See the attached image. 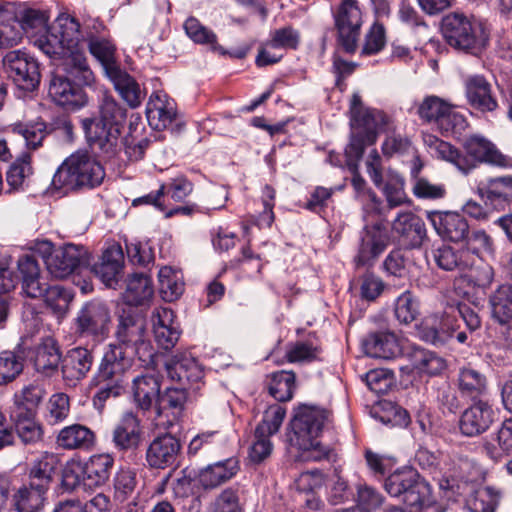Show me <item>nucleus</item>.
I'll use <instances>...</instances> for the list:
<instances>
[{
	"instance_id": "f257e3e1",
	"label": "nucleus",
	"mask_w": 512,
	"mask_h": 512,
	"mask_svg": "<svg viewBox=\"0 0 512 512\" xmlns=\"http://www.w3.org/2000/svg\"><path fill=\"white\" fill-rule=\"evenodd\" d=\"M155 355L154 347L146 338L144 324L131 309H123L118 316L115 341L107 345L88 383L93 393V407L102 413L108 400L124 393L125 375L135 358L147 366L154 362Z\"/></svg>"
},
{
	"instance_id": "f03ea898",
	"label": "nucleus",
	"mask_w": 512,
	"mask_h": 512,
	"mask_svg": "<svg viewBox=\"0 0 512 512\" xmlns=\"http://www.w3.org/2000/svg\"><path fill=\"white\" fill-rule=\"evenodd\" d=\"M80 41V24L70 16L58 17L33 43L44 54L54 60L63 61L66 74L80 83L90 84L94 73L87 57L78 49Z\"/></svg>"
},
{
	"instance_id": "7ed1b4c3",
	"label": "nucleus",
	"mask_w": 512,
	"mask_h": 512,
	"mask_svg": "<svg viewBox=\"0 0 512 512\" xmlns=\"http://www.w3.org/2000/svg\"><path fill=\"white\" fill-rule=\"evenodd\" d=\"M425 143L433 156L450 163L464 175H468L481 164L512 168V157L503 154L493 142L479 134L464 139L463 151L433 135H428Z\"/></svg>"
},
{
	"instance_id": "20e7f679",
	"label": "nucleus",
	"mask_w": 512,
	"mask_h": 512,
	"mask_svg": "<svg viewBox=\"0 0 512 512\" xmlns=\"http://www.w3.org/2000/svg\"><path fill=\"white\" fill-rule=\"evenodd\" d=\"M127 110L111 95L105 94L98 115L82 120V127L92 151L104 161H114L121 152V131Z\"/></svg>"
},
{
	"instance_id": "39448f33",
	"label": "nucleus",
	"mask_w": 512,
	"mask_h": 512,
	"mask_svg": "<svg viewBox=\"0 0 512 512\" xmlns=\"http://www.w3.org/2000/svg\"><path fill=\"white\" fill-rule=\"evenodd\" d=\"M329 411L317 405L299 404L289 422L288 438L300 451L302 461H321L328 458L329 449L318 441Z\"/></svg>"
},
{
	"instance_id": "423d86ee",
	"label": "nucleus",
	"mask_w": 512,
	"mask_h": 512,
	"mask_svg": "<svg viewBox=\"0 0 512 512\" xmlns=\"http://www.w3.org/2000/svg\"><path fill=\"white\" fill-rule=\"evenodd\" d=\"M386 493L416 512H445L432 494L431 485L413 468L402 467L383 481Z\"/></svg>"
},
{
	"instance_id": "0eeeda50",
	"label": "nucleus",
	"mask_w": 512,
	"mask_h": 512,
	"mask_svg": "<svg viewBox=\"0 0 512 512\" xmlns=\"http://www.w3.org/2000/svg\"><path fill=\"white\" fill-rule=\"evenodd\" d=\"M440 30L445 42L464 54L478 56L489 42L485 25L474 16L462 12L446 14L441 20Z\"/></svg>"
},
{
	"instance_id": "6e6552de",
	"label": "nucleus",
	"mask_w": 512,
	"mask_h": 512,
	"mask_svg": "<svg viewBox=\"0 0 512 512\" xmlns=\"http://www.w3.org/2000/svg\"><path fill=\"white\" fill-rule=\"evenodd\" d=\"M104 177L105 170L95 157L87 152H77L60 165L52 178V185L65 191L94 188L103 182Z\"/></svg>"
},
{
	"instance_id": "1a4fd4ad",
	"label": "nucleus",
	"mask_w": 512,
	"mask_h": 512,
	"mask_svg": "<svg viewBox=\"0 0 512 512\" xmlns=\"http://www.w3.org/2000/svg\"><path fill=\"white\" fill-rule=\"evenodd\" d=\"M389 117L382 111L364 107L352 110L350 119L351 136L345 148V155L363 157L366 147L376 143L379 130L385 128Z\"/></svg>"
},
{
	"instance_id": "9d476101",
	"label": "nucleus",
	"mask_w": 512,
	"mask_h": 512,
	"mask_svg": "<svg viewBox=\"0 0 512 512\" xmlns=\"http://www.w3.org/2000/svg\"><path fill=\"white\" fill-rule=\"evenodd\" d=\"M110 322V311L105 303L98 300L86 302L74 319L75 335L90 338L95 343L102 342L109 335Z\"/></svg>"
},
{
	"instance_id": "9b49d317",
	"label": "nucleus",
	"mask_w": 512,
	"mask_h": 512,
	"mask_svg": "<svg viewBox=\"0 0 512 512\" xmlns=\"http://www.w3.org/2000/svg\"><path fill=\"white\" fill-rule=\"evenodd\" d=\"M337 43L347 54H354L363 24L362 12L357 0H342L334 13Z\"/></svg>"
},
{
	"instance_id": "f8f14e48",
	"label": "nucleus",
	"mask_w": 512,
	"mask_h": 512,
	"mask_svg": "<svg viewBox=\"0 0 512 512\" xmlns=\"http://www.w3.org/2000/svg\"><path fill=\"white\" fill-rule=\"evenodd\" d=\"M390 242L391 234L383 221L365 225L360 233L357 253L353 259L355 267H373L380 255L388 248Z\"/></svg>"
},
{
	"instance_id": "ddd939ff",
	"label": "nucleus",
	"mask_w": 512,
	"mask_h": 512,
	"mask_svg": "<svg viewBox=\"0 0 512 512\" xmlns=\"http://www.w3.org/2000/svg\"><path fill=\"white\" fill-rule=\"evenodd\" d=\"M3 66L19 89L32 92L38 88L40 64L33 56L21 50L9 51L3 58Z\"/></svg>"
},
{
	"instance_id": "4468645a",
	"label": "nucleus",
	"mask_w": 512,
	"mask_h": 512,
	"mask_svg": "<svg viewBox=\"0 0 512 512\" xmlns=\"http://www.w3.org/2000/svg\"><path fill=\"white\" fill-rule=\"evenodd\" d=\"M91 254L83 245L67 243L48 258L47 270L55 278L64 279L89 269Z\"/></svg>"
},
{
	"instance_id": "2eb2a0df",
	"label": "nucleus",
	"mask_w": 512,
	"mask_h": 512,
	"mask_svg": "<svg viewBox=\"0 0 512 512\" xmlns=\"http://www.w3.org/2000/svg\"><path fill=\"white\" fill-rule=\"evenodd\" d=\"M95 83V79L90 84L80 83L78 79L67 76L53 74L48 94L51 99L66 110H78L87 103V94L83 87H91Z\"/></svg>"
},
{
	"instance_id": "dca6fc26",
	"label": "nucleus",
	"mask_w": 512,
	"mask_h": 512,
	"mask_svg": "<svg viewBox=\"0 0 512 512\" xmlns=\"http://www.w3.org/2000/svg\"><path fill=\"white\" fill-rule=\"evenodd\" d=\"M458 421L459 431L466 437H477L490 429L495 421V410L489 399L470 401Z\"/></svg>"
},
{
	"instance_id": "f3484780",
	"label": "nucleus",
	"mask_w": 512,
	"mask_h": 512,
	"mask_svg": "<svg viewBox=\"0 0 512 512\" xmlns=\"http://www.w3.org/2000/svg\"><path fill=\"white\" fill-rule=\"evenodd\" d=\"M459 328L457 315L449 309L426 316L418 327V335L423 341L439 346L446 344Z\"/></svg>"
},
{
	"instance_id": "a211bd4d",
	"label": "nucleus",
	"mask_w": 512,
	"mask_h": 512,
	"mask_svg": "<svg viewBox=\"0 0 512 512\" xmlns=\"http://www.w3.org/2000/svg\"><path fill=\"white\" fill-rule=\"evenodd\" d=\"M187 390L181 388H167L161 393L156 404V425L170 429L181 421L187 402Z\"/></svg>"
},
{
	"instance_id": "6ab92c4d",
	"label": "nucleus",
	"mask_w": 512,
	"mask_h": 512,
	"mask_svg": "<svg viewBox=\"0 0 512 512\" xmlns=\"http://www.w3.org/2000/svg\"><path fill=\"white\" fill-rule=\"evenodd\" d=\"M286 407L281 403L266 405L258 423V463L269 457L273 451L270 438L277 434L286 417Z\"/></svg>"
},
{
	"instance_id": "aec40b11",
	"label": "nucleus",
	"mask_w": 512,
	"mask_h": 512,
	"mask_svg": "<svg viewBox=\"0 0 512 512\" xmlns=\"http://www.w3.org/2000/svg\"><path fill=\"white\" fill-rule=\"evenodd\" d=\"M391 230L405 249L420 248L427 237L424 221L411 211L399 213L392 222Z\"/></svg>"
},
{
	"instance_id": "412c9836",
	"label": "nucleus",
	"mask_w": 512,
	"mask_h": 512,
	"mask_svg": "<svg viewBox=\"0 0 512 512\" xmlns=\"http://www.w3.org/2000/svg\"><path fill=\"white\" fill-rule=\"evenodd\" d=\"M93 364V349L82 346L69 349L61 360V373L64 382L69 386H76L87 377Z\"/></svg>"
},
{
	"instance_id": "4be33fe9",
	"label": "nucleus",
	"mask_w": 512,
	"mask_h": 512,
	"mask_svg": "<svg viewBox=\"0 0 512 512\" xmlns=\"http://www.w3.org/2000/svg\"><path fill=\"white\" fill-rule=\"evenodd\" d=\"M181 450L178 438L170 433L157 436L148 445L145 460L148 467L164 470L176 464Z\"/></svg>"
},
{
	"instance_id": "5701e85b",
	"label": "nucleus",
	"mask_w": 512,
	"mask_h": 512,
	"mask_svg": "<svg viewBox=\"0 0 512 512\" xmlns=\"http://www.w3.org/2000/svg\"><path fill=\"white\" fill-rule=\"evenodd\" d=\"M124 253L120 245L114 244L104 250L100 262L89 266V271L107 287L115 289L122 278Z\"/></svg>"
},
{
	"instance_id": "b1692460",
	"label": "nucleus",
	"mask_w": 512,
	"mask_h": 512,
	"mask_svg": "<svg viewBox=\"0 0 512 512\" xmlns=\"http://www.w3.org/2000/svg\"><path fill=\"white\" fill-rule=\"evenodd\" d=\"M151 322L158 347L166 351L171 350L181 334L173 310L167 307L155 308L151 315Z\"/></svg>"
},
{
	"instance_id": "393cba45",
	"label": "nucleus",
	"mask_w": 512,
	"mask_h": 512,
	"mask_svg": "<svg viewBox=\"0 0 512 512\" xmlns=\"http://www.w3.org/2000/svg\"><path fill=\"white\" fill-rule=\"evenodd\" d=\"M428 218L443 240L461 242L469 233L468 221L458 212L432 211L428 214Z\"/></svg>"
},
{
	"instance_id": "a878e982",
	"label": "nucleus",
	"mask_w": 512,
	"mask_h": 512,
	"mask_svg": "<svg viewBox=\"0 0 512 512\" xmlns=\"http://www.w3.org/2000/svg\"><path fill=\"white\" fill-rule=\"evenodd\" d=\"M140 418L132 411L125 412L113 429L112 442L119 452L136 450L142 442Z\"/></svg>"
},
{
	"instance_id": "bb28decb",
	"label": "nucleus",
	"mask_w": 512,
	"mask_h": 512,
	"mask_svg": "<svg viewBox=\"0 0 512 512\" xmlns=\"http://www.w3.org/2000/svg\"><path fill=\"white\" fill-rule=\"evenodd\" d=\"M168 376L183 387L197 391L200 389L204 372L198 361L188 355L175 356L167 365Z\"/></svg>"
},
{
	"instance_id": "cd10ccee",
	"label": "nucleus",
	"mask_w": 512,
	"mask_h": 512,
	"mask_svg": "<svg viewBox=\"0 0 512 512\" xmlns=\"http://www.w3.org/2000/svg\"><path fill=\"white\" fill-rule=\"evenodd\" d=\"M346 165L352 172L351 185L355 192V199L359 201L365 213L371 215L382 214V200L377 194L368 187L365 179L359 173V162L362 157H356L352 155H345Z\"/></svg>"
},
{
	"instance_id": "c85d7f7f",
	"label": "nucleus",
	"mask_w": 512,
	"mask_h": 512,
	"mask_svg": "<svg viewBox=\"0 0 512 512\" xmlns=\"http://www.w3.org/2000/svg\"><path fill=\"white\" fill-rule=\"evenodd\" d=\"M464 85L467 102L472 108L482 113L493 112L498 108L492 85L484 76L471 75L466 78Z\"/></svg>"
},
{
	"instance_id": "c756f323",
	"label": "nucleus",
	"mask_w": 512,
	"mask_h": 512,
	"mask_svg": "<svg viewBox=\"0 0 512 512\" xmlns=\"http://www.w3.org/2000/svg\"><path fill=\"white\" fill-rule=\"evenodd\" d=\"M455 384L461 398L469 401L489 399L488 379L478 369L471 366L459 368Z\"/></svg>"
},
{
	"instance_id": "7c9ffc66",
	"label": "nucleus",
	"mask_w": 512,
	"mask_h": 512,
	"mask_svg": "<svg viewBox=\"0 0 512 512\" xmlns=\"http://www.w3.org/2000/svg\"><path fill=\"white\" fill-rule=\"evenodd\" d=\"M29 358L38 373L52 376L58 371L62 355L58 342L52 337H45L30 351Z\"/></svg>"
},
{
	"instance_id": "2f4dec72",
	"label": "nucleus",
	"mask_w": 512,
	"mask_h": 512,
	"mask_svg": "<svg viewBox=\"0 0 512 512\" xmlns=\"http://www.w3.org/2000/svg\"><path fill=\"white\" fill-rule=\"evenodd\" d=\"M162 376L158 373H147L135 377L132 381V396L136 407L149 411L161 395Z\"/></svg>"
},
{
	"instance_id": "473e14b6",
	"label": "nucleus",
	"mask_w": 512,
	"mask_h": 512,
	"mask_svg": "<svg viewBox=\"0 0 512 512\" xmlns=\"http://www.w3.org/2000/svg\"><path fill=\"white\" fill-rule=\"evenodd\" d=\"M59 466V456L56 453L45 451L30 463L26 482L49 492Z\"/></svg>"
},
{
	"instance_id": "72a5a7b5",
	"label": "nucleus",
	"mask_w": 512,
	"mask_h": 512,
	"mask_svg": "<svg viewBox=\"0 0 512 512\" xmlns=\"http://www.w3.org/2000/svg\"><path fill=\"white\" fill-rule=\"evenodd\" d=\"M55 442L63 450L87 452L95 446L96 434L88 426L74 423L60 429Z\"/></svg>"
},
{
	"instance_id": "f704fd0d",
	"label": "nucleus",
	"mask_w": 512,
	"mask_h": 512,
	"mask_svg": "<svg viewBox=\"0 0 512 512\" xmlns=\"http://www.w3.org/2000/svg\"><path fill=\"white\" fill-rule=\"evenodd\" d=\"M47 501V491L24 481L14 491L8 512H43Z\"/></svg>"
},
{
	"instance_id": "c9c22d12",
	"label": "nucleus",
	"mask_w": 512,
	"mask_h": 512,
	"mask_svg": "<svg viewBox=\"0 0 512 512\" xmlns=\"http://www.w3.org/2000/svg\"><path fill=\"white\" fill-rule=\"evenodd\" d=\"M174 100L163 91H154L146 105V116L150 126L162 130L172 124L176 118Z\"/></svg>"
},
{
	"instance_id": "e433bc0d",
	"label": "nucleus",
	"mask_w": 512,
	"mask_h": 512,
	"mask_svg": "<svg viewBox=\"0 0 512 512\" xmlns=\"http://www.w3.org/2000/svg\"><path fill=\"white\" fill-rule=\"evenodd\" d=\"M476 191L486 205L504 207L512 201V175L482 181L477 185Z\"/></svg>"
},
{
	"instance_id": "4c0bfd02",
	"label": "nucleus",
	"mask_w": 512,
	"mask_h": 512,
	"mask_svg": "<svg viewBox=\"0 0 512 512\" xmlns=\"http://www.w3.org/2000/svg\"><path fill=\"white\" fill-rule=\"evenodd\" d=\"M367 356L390 360L401 354L399 341L394 332L378 331L368 334L362 342Z\"/></svg>"
},
{
	"instance_id": "58836bf2",
	"label": "nucleus",
	"mask_w": 512,
	"mask_h": 512,
	"mask_svg": "<svg viewBox=\"0 0 512 512\" xmlns=\"http://www.w3.org/2000/svg\"><path fill=\"white\" fill-rule=\"evenodd\" d=\"M239 469V459L232 456L201 469L198 482L204 489H213L235 477Z\"/></svg>"
},
{
	"instance_id": "ea45409f",
	"label": "nucleus",
	"mask_w": 512,
	"mask_h": 512,
	"mask_svg": "<svg viewBox=\"0 0 512 512\" xmlns=\"http://www.w3.org/2000/svg\"><path fill=\"white\" fill-rule=\"evenodd\" d=\"M15 436L25 446H35L44 440V427L37 419V414L9 412Z\"/></svg>"
},
{
	"instance_id": "a19ab883",
	"label": "nucleus",
	"mask_w": 512,
	"mask_h": 512,
	"mask_svg": "<svg viewBox=\"0 0 512 512\" xmlns=\"http://www.w3.org/2000/svg\"><path fill=\"white\" fill-rule=\"evenodd\" d=\"M114 457L108 453L94 454L82 463L84 469V487L98 488L105 485L114 467Z\"/></svg>"
},
{
	"instance_id": "79ce46f5",
	"label": "nucleus",
	"mask_w": 512,
	"mask_h": 512,
	"mask_svg": "<svg viewBox=\"0 0 512 512\" xmlns=\"http://www.w3.org/2000/svg\"><path fill=\"white\" fill-rule=\"evenodd\" d=\"M84 40L90 54L101 64L106 75L120 67L116 58V44L109 35H96L91 32Z\"/></svg>"
},
{
	"instance_id": "37998d69",
	"label": "nucleus",
	"mask_w": 512,
	"mask_h": 512,
	"mask_svg": "<svg viewBox=\"0 0 512 512\" xmlns=\"http://www.w3.org/2000/svg\"><path fill=\"white\" fill-rule=\"evenodd\" d=\"M460 273L473 291L485 292L494 281V269L484 259H467Z\"/></svg>"
},
{
	"instance_id": "c03bdc74",
	"label": "nucleus",
	"mask_w": 512,
	"mask_h": 512,
	"mask_svg": "<svg viewBox=\"0 0 512 512\" xmlns=\"http://www.w3.org/2000/svg\"><path fill=\"white\" fill-rule=\"evenodd\" d=\"M18 270L22 279V291L29 298H40L47 283L41 282L40 268L33 255H24L18 260Z\"/></svg>"
},
{
	"instance_id": "a18cd8bd",
	"label": "nucleus",
	"mask_w": 512,
	"mask_h": 512,
	"mask_svg": "<svg viewBox=\"0 0 512 512\" xmlns=\"http://www.w3.org/2000/svg\"><path fill=\"white\" fill-rule=\"evenodd\" d=\"M107 77L130 108L135 109L141 105L146 93L141 90L139 83L127 71L119 67L112 70Z\"/></svg>"
},
{
	"instance_id": "49530a36",
	"label": "nucleus",
	"mask_w": 512,
	"mask_h": 512,
	"mask_svg": "<svg viewBox=\"0 0 512 512\" xmlns=\"http://www.w3.org/2000/svg\"><path fill=\"white\" fill-rule=\"evenodd\" d=\"M491 318L500 325L512 320V283L498 285L488 296Z\"/></svg>"
},
{
	"instance_id": "de8ad7c7",
	"label": "nucleus",
	"mask_w": 512,
	"mask_h": 512,
	"mask_svg": "<svg viewBox=\"0 0 512 512\" xmlns=\"http://www.w3.org/2000/svg\"><path fill=\"white\" fill-rule=\"evenodd\" d=\"M153 293L150 277L143 273H134L127 279L123 301L129 306H143L150 302Z\"/></svg>"
},
{
	"instance_id": "09e8293b",
	"label": "nucleus",
	"mask_w": 512,
	"mask_h": 512,
	"mask_svg": "<svg viewBox=\"0 0 512 512\" xmlns=\"http://www.w3.org/2000/svg\"><path fill=\"white\" fill-rule=\"evenodd\" d=\"M475 482L457 474H445L439 481L442 496L450 502L466 504V500L474 492Z\"/></svg>"
},
{
	"instance_id": "8fccbe9b",
	"label": "nucleus",
	"mask_w": 512,
	"mask_h": 512,
	"mask_svg": "<svg viewBox=\"0 0 512 512\" xmlns=\"http://www.w3.org/2000/svg\"><path fill=\"white\" fill-rule=\"evenodd\" d=\"M408 358L412 368L419 374L436 376L446 368V362L442 357L420 346H412Z\"/></svg>"
},
{
	"instance_id": "3c124183",
	"label": "nucleus",
	"mask_w": 512,
	"mask_h": 512,
	"mask_svg": "<svg viewBox=\"0 0 512 512\" xmlns=\"http://www.w3.org/2000/svg\"><path fill=\"white\" fill-rule=\"evenodd\" d=\"M265 387L277 402H286L293 398L296 388V376L292 371H276L267 375Z\"/></svg>"
},
{
	"instance_id": "603ef678",
	"label": "nucleus",
	"mask_w": 512,
	"mask_h": 512,
	"mask_svg": "<svg viewBox=\"0 0 512 512\" xmlns=\"http://www.w3.org/2000/svg\"><path fill=\"white\" fill-rule=\"evenodd\" d=\"M501 497L502 491L493 486L475 487L465 507L470 512H495Z\"/></svg>"
},
{
	"instance_id": "864d4df0",
	"label": "nucleus",
	"mask_w": 512,
	"mask_h": 512,
	"mask_svg": "<svg viewBox=\"0 0 512 512\" xmlns=\"http://www.w3.org/2000/svg\"><path fill=\"white\" fill-rule=\"evenodd\" d=\"M465 244L461 247L467 259H484V253H491L494 250L492 237L484 229H470L465 236Z\"/></svg>"
},
{
	"instance_id": "5fc2aeb1",
	"label": "nucleus",
	"mask_w": 512,
	"mask_h": 512,
	"mask_svg": "<svg viewBox=\"0 0 512 512\" xmlns=\"http://www.w3.org/2000/svg\"><path fill=\"white\" fill-rule=\"evenodd\" d=\"M163 189L164 188H161L160 186L157 191H152L144 196L134 199L132 206L137 207L140 205H152L163 212L166 218H171L179 214L189 216L194 213L196 209V205L194 204H184L173 208H168L167 204L164 202Z\"/></svg>"
},
{
	"instance_id": "6e6d98bb",
	"label": "nucleus",
	"mask_w": 512,
	"mask_h": 512,
	"mask_svg": "<svg viewBox=\"0 0 512 512\" xmlns=\"http://www.w3.org/2000/svg\"><path fill=\"white\" fill-rule=\"evenodd\" d=\"M14 25L21 31V37L25 34L32 41L39 37L48 27L45 13L35 10H24L19 18L12 17Z\"/></svg>"
},
{
	"instance_id": "4d7b16f0",
	"label": "nucleus",
	"mask_w": 512,
	"mask_h": 512,
	"mask_svg": "<svg viewBox=\"0 0 512 512\" xmlns=\"http://www.w3.org/2000/svg\"><path fill=\"white\" fill-rule=\"evenodd\" d=\"M45 391L39 385L29 384L15 393L10 412H27L37 414L38 406L43 400Z\"/></svg>"
},
{
	"instance_id": "13d9d810",
	"label": "nucleus",
	"mask_w": 512,
	"mask_h": 512,
	"mask_svg": "<svg viewBox=\"0 0 512 512\" xmlns=\"http://www.w3.org/2000/svg\"><path fill=\"white\" fill-rule=\"evenodd\" d=\"M14 131L25 139L29 150H36L42 146L43 140L53 131V127L38 119L26 124H17Z\"/></svg>"
},
{
	"instance_id": "bf43d9fd",
	"label": "nucleus",
	"mask_w": 512,
	"mask_h": 512,
	"mask_svg": "<svg viewBox=\"0 0 512 512\" xmlns=\"http://www.w3.org/2000/svg\"><path fill=\"white\" fill-rule=\"evenodd\" d=\"M432 255L436 265L444 271L460 272L467 260L461 247L454 248L445 244L434 249Z\"/></svg>"
},
{
	"instance_id": "052dcab7",
	"label": "nucleus",
	"mask_w": 512,
	"mask_h": 512,
	"mask_svg": "<svg viewBox=\"0 0 512 512\" xmlns=\"http://www.w3.org/2000/svg\"><path fill=\"white\" fill-rule=\"evenodd\" d=\"M420 314L419 301L415 295L406 290L394 302V316L400 324L408 325L415 321Z\"/></svg>"
},
{
	"instance_id": "680f3d73",
	"label": "nucleus",
	"mask_w": 512,
	"mask_h": 512,
	"mask_svg": "<svg viewBox=\"0 0 512 512\" xmlns=\"http://www.w3.org/2000/svg\"><path fill=\"white\" fill-rule=\"evenodd\" d=\"M40 298L43 299L46 307L51 309L54 314L63 316L68 310L73 294L69 289L61 285H48Z\"/></svg>"
},
{
	"instance_id": "e2e57ef3",
	"label": "nucleus",
	"mask_w": 512,
	"mask_h": 512,
	"mask_svg": "<svg viewBox=\"0 0 512 512\" xmlns=\"http://www.w3.org/2000/svg\"><path fill=\"white\" fill-rule=\"evenodd\" d=\"M159 290L165 301L172 302L178 299L184 290V283L180 280L178 273L169 266L159 270Z\"/></svg>"
},
{
	"instance_id": "0e129e2a",
	"label": "nucleus",
	"mask_w": 512,
	"mask_h": 512,
	"mask_svg": "<svg viewBox=\"0 0 512 512\" xmlns=\"http://www.w3.org/2000/svg\"><path fill=\"white\" fill-rule=\"evenodd\" d=\"M70 414V398L65 393H55L46 405L44 419L48 425L54 426L65 421Z\"/></svg>"
},
{
	"instance_id": "69168bd1",
	"label": "nucleus",
	"mask_w": 512,
	"mask_h": 512,
	"mask_svg": "<svg viewBox=\"0 0 512 512\" xmlns=\"http://www.w3.org/2000/svg\"><path fill=\"white\" fill-rule=\"evenodd\" d=\"M385 502L384 495L366 483L357 485L356 508L361 512H376Z\"/></svg>"
},
{
	"instance_id": "338daca9",
	"label": "nucleus",
	"mask_w": 512,
	"mask_h": 512,
	"mask_svg": "<svg viewBox=\"0 0 512 512\" xmlns=\"http://www.w3.org/2000/svg\"><path fill=\"white\" fill-rule=\"evenodd\" d=\"M32 173L31 157L25 153L17 158L6 172V181L9 191H18L22 188L25 178Z\"/></svg>"
},
{
	"instance_id": "774afa93",
	"label": "nucleus",
	"mask_w": 512,
	"mask_h": 512,
	"mask_svg": "<svg viewBox=\"0 0 512 512\" xmlns=\"http://www.w3.org/2000/svg\"><path fill=\"white\" fill-rule=\"evenodd\" d=\"M448 110V102L438 96L430 95L423 99L421 104L418 106L417 113L420 119H422L424 122H433L437 125L440 121V118Z\"/></svg>"
}]
</instances>
